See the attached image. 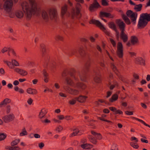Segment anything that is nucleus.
Masks as SVG:
<instances>
[{
    "instance_id": "obj_1",
    "label": "nucleus",
    "mask_w": 150,
    "mask_h": 150,
    "mask_svg": "<svg viewBox=\"0 0 150 150\" xmlns=\"http://www.w3.org/2000/svg\"><path fill=\"white\" fill-rule=\"evenodd\" d=\"M30 5L26 2H24L22 4L23 10L25 14L27 19H30L33 14H40V10L37 7V4L35 0H29Z\"/></svg>"
},
{
    "instance_id": "obj_2",
    "label": "nucleus",
    "mask_w": 150,
    "mask_h": 150,
    "mask_svg": "<svg viewBox=\"0 0 150 150\" xmlns=\"http://www.w3.org/2000/svg\"><path fill=\"white\" fill-rule=\"evenodd\" d=\"M126 14L127 16L124 14L122 15V18L125 23L127 25H130L131 24L130 20L128 18V17L130 18L131 22L133 24H135L137 16V13L133 12L130 10H128L127 11Z\"/></svg>"
},
{
    "instance_id": "obj_3",
    "label": "nucleus",
    "mask_w": 150,
    "mask_h": 150,
    "mask_svg": "<svg viewBox=\"0 0 150 150\" xmlns=\"http://www.w3.org/2000/svg\"><path fill=\"white\" fill-rule=\"evenodd\" d=\"M65 81L67 85H68L74 86V88H80L82 89H84L86 88V86L83 84L79 82H77L74 86V83L73 81L69 76H67L65 78Z\"/></svg>"
},
{
    "instance_id": "obj_4",
    "label": "nucleus",
    "mask_w": 150,
    "mask_h": 150,
    "mask_svg": "<svg viewBox=\"0 0 150 150\" xmlns=\"http://www.w3.org/2000/svg\"><path fill=\"white\" fill-rule=\"evenodd\" d=\"M90 65L91 62L90 61H88L85 64L83 70V72L78 73L77 75L79 76L81 81H84L85 80V74L89 71Z\"/></svg>"
},
{
    "instance_id": "obj_5",
    "label": "nucleus",
    "mask_w": 150,
    "mask_h": 150,
    "mask_svg": "<svg viewBox=\"0 0 150 150\" xmlns=\"http://www.w3.org/2000/svg\"><path fill=\"white\" fill-rule=\"evenodd\" d=\"M90 23H92L96 25L101 30H103L106 35L108 36L110 35V33L106 30L105 28L99 21L94 19H92Z\"/></svg>"
},
{
    "instance_id": "obj_6",
    "label": "nucleus",
    "mask_w": 150,
    "mask_h": 150,
    "mask_svg": "<svg viewBox=\"0 0 150 150\" xmlns=\"http://www.w3.org/2000/svg\"><path fill=\"white\" fill-rule=\"evenodd\" d=\"M49 18L51 20H56L58 18V14L57 10L53 8H49L47 10Z\"/></svg>"
},
{
    "instance_id": "obj_7",
    "label": "nucleus",
    "mask_w": 150,
    "mask_h": 150,
    "mask_svg": "<svg viewBox=\"0 0 150 150\" xmlns=\"http://www.w3.org/2000/svg\"><path fill=\"white\" fill-rule=\"evenodd\" d=\"M63 88L65 91L72 95H76L79 93V90L71 88L68 85H64Z\"/></svg>"
},
{
    "instance_id": "obj_8",
    "label": "nucleus",
    "mask_w": 150,
    "mask_h": 150,
    "mask_svg": "<svg viewBox=\"0 0 150 150\" xmlns=\"http://www.w3.org/2000/svg\"><path fill=\"white\" fill-rule=\"evenodd\" d=\"M82 8V7L80 4L77 3L76 6V13L73 16V18H74V16L78 19H79L81 18V14L80 13V11Z\"/></svg>"
},
{
    "instance_id": "obj_9",
    "label": "nucleus",
    "mask_w": 150,
    "mask_h": 150,
    "mask_svg": "<svg viewBox=\"0 0 150 150\" xmlns=\"http://www.w3.org/2000/svg\"><path fill=\"white\" fill-rule=\"evenodd\" d=\"M15 118L14 115L12 113L6 115L3 117L2 119L5 123H8L14 120Z\"/></svg>"
},
{
    "instance_id": "obj_10",
    "label": "nucleus",
    "mask_w": 150,
    "mask_h": 150,
    "mask_svg": "<svg viewBox=\"0 0 150 150\" xmlns=\"http://www.w3.org/2000/svg\"><path fill=\"white\" fill-rule=\"evenodd\" d=\"M147 23V21H146L143 19L141 18L140 16L137 25V27L139 29L143 28L146 26Z\"/></svg>"
},
{
    "instance_id": "obj_11",
    "label": "nucleus",
    "mask_w": 150,
    "mask_h": 150,
    "mask_svg": "<svg viewBox=\"0 0 150 150\" xmlns=\"http://www.w3.org/2000/svg\"><path fill=\"white\" fill-rule=\"evenodd\" d=\"M116 23L121 32L125 31V25L124 22L120 19H118L117 20Z\"/></svg>"
},
{
    "instance_id": "obj_12",
    "label": "nucleus",
    "mask_w": 150,
    "mask_h": 150,
    "mask_svg": "<svg viewBox=\"0 0 150 150\" xmlns=\"http://www.w3.org/2000/svg\"><path fill=\"white\" fill-rule=\"evenodd\" d=\"M14 71L23 76L27 75L28 74L27 71L26 70L18 68L14 69Z\"/></svg>"
},
{
    "instance_id": "obj_13",
    "label": "nucleus",
    "mask_w": 150,
    "mask_h": 150,
    "mask_svg": "<svg viewBox=\"0 0 150 150\" xmlns=\"http://www.w3.org/2000/svg\"><path fill=\"white\" fill-rule=\"evenodd\" d=\"M135 63L137 64L143 66L145 65V60L141 57H138L135 59Z\"/></svg>"
},
{
    "instance_id": "obj_14",
    "label": "nucleus",
    "mask_w": 150,
    "mask_h": 150,
    "mask_svg": "<svg viewBox=\"0 0 150 150\" xmlns=\"http://www.w3.org/2000/svg\"><path fill=\"white\" fill-rule=\"evenodd\" d=\"M100 6V4L98 2L97 0H93V2L90 6L89 9L91 11H92L94 8H98Z\"/></svg>"
},
{
    "instance_id": "obj_15",
    "label": "nucleus",
    "mask_w": 150,
    "mask_h": 150,
    "mask_svg": "<svg viewBox=\"0 0 150 150\" xmlns=\"http://www.w3.org/2000/svg\"><path fill=\"white\" fill-rule=\"evenodd\" d=\"M40 51L41 52V55L42 57H44L46 56V46L43 44H42L40 45Z\"/></svg>"
},
{
    "instance_id": "obj_16",
    "label": "nucleus",
    "mask_w": 150,
    "mask_h": 150,
    "mask_svg": "<svg viewBox=\"0 0 150 150\" xmlns=\"http://www.w3.org/2000/svg\"><path fill=\"white\" fill-rule=\"evenodd\" d=\"M42 18L46 21H47L49 18V15L47 11L42 10Z\"/></svg>"
},
{
    "instance_id": "obj_17",
    "label": "nucleus",
    "mask_w": 150,
    "mask_h": 150,
    "mask_svg": "<svg viewBox=\"0 0 150 150\" xmlns=\"http://www.w3.org/2000/svg\"><path fill=\"white\" fill-rule=\"evenodd\" d=\"M15 16L18 18H22L24 16V13L21 10H18L15 12Z\"/></svg>"
},
{
    "instance_id": "obj_18",
    "label": "nucleus",
    "mask_w": 150,
    "mask_h": 150,
    "mask_svg": "<svg viewBox=\"0 0 150 150\" xmlns=\"http://www.w3.org/2000/svg\"><path fill=\"white\" fill-rule=\"evenodd\" d=\"M120 37L124 42H125L127 41L128 39V36L125 33V31L121 32Z\"/></svg>"
},
{
    "instance_id": "obj_19",
    "label": "nucleus",
    "mask_w": 150,
    "mask_h": 150,
    "mask_svg": "<svg viewBox=\"0 0 150 150\" xmlns=\"http://www.w3.org/2000/svg\"><path fill=\"white\" fill-rule=\"evenodd\" d=\"M141 18L143 19L146 21H147L148 23L150 21V14H148L147 13H142L141 15Z\"/></svg>"
},
{
    "instance_id": "obj_20",
    "label": "nucleus",
    "mask_w": 150,
    "mask_h": 150,
    "mask_svg": "<svg viewBox=\"0 0 150 150\" xmlns=\"http://www.w3.org/2000/svg\"><path fill=\"white\" fill-rule=\"evenodd\" d=\"M87 98V97L86 96H80L78 97L75 98V99L80 103H84Z\"/></svg>"
},
{
    "instance_id": "obj_21",
    "label": "nucleus",
    "mask_w": 150,
    "mask_h": 150,
    "mask_svg": "<svg viewBox=\"0 0 150 150\" xmlns=\"http://www.w3.org/2000/svg\"><path fill=\"white\" fill-rule=\"evenodd\" d=\"M11 102V100L10 99L8 98H5L0 103V107L5 106L7 104L10 103Z\"/></svg>"
},
{
    "instance_id": "obj_22",
    "label": "nucleus",
    "mask_w": 150,
    "mask_h": 150,
    "mask_svg": "<svg viewBox=\"0 0 150 150\" xmlns=\"http://www.w3.org/2000/svg\"><path fill=\"white\" fill-rule=\"evenodd\" d=\"M27 92L29 94L34 95L37 94L38 91L36 90L29 88L27 90Z\"/></svg>"
},
{
    "instance_id": "obj_23",
    "label": "nucleus",
    "mask_w": 150,
    "mask_h": 150,
    "mask_svg": "<svg viewBox=\"0 0 150 150\" xmlns=\"http://www.w3.org/2000/svg\"><path fill=\"white\" fill-rule=\"evenodd\" d=\"M47 113V111L45 109H42L40 111L39 115V117L40 119H42V118L44 117Z\"/></svg>"
},
{
    "instance_id": "obj_24",
    "label": "nucleus",
    "mask_w": 150,
    "mask_h": 150,
    "mask_svg": "<svg viewBox=\"0 0 150 150\" xmlns=\"http://www.w3.org/2000/svg\"><path fill=\"white\" fill-rule=\"evenodd\" d=\"M131 42L132 44L134 45L138 42V38L136 36H132L131 37Z\"/></svg>"
},
{
    "instance_id": "obj_25",
    "label": "nucleus",
    "mask_w": 150,
    "mask_h": 150,
    "mask_svg": "<svg viewBox=\"0 0 150 150\" xmlns=\"http://www.w3.org/2000/svg\"><path fill=\"white\" fill-rule=\"evenodd\" d=\"M111 68L113 71L118 76H119L120 75L119 74V72L116 66L113 64L111 63Z\"/></svg>"
},
{
    "instance_id": "obj_26",
    "label": "nucleus",
    "mask_w": 150,
    "mask_h": 150,
    "mask_svg": "<svg viewBox=\"0 0 150 150\" xmlns=\"http://www.w3.org/2000/svg\"><path fill=\"white\" fill-rule=\"evenodd\" d=\"M108 25L109 27L115 30L117 29L114 23L113 22H110L108 23Z\"/></svg>"
},
{
    "instance_id": "obj_27",
    "label": "nucleus",
    "mask_w": 150,
    "mask_h": 150,
    "mask_svg": "<svg viewBox=\"0 0 150 150\" xmlns=\"http://www.w3.org/2000/svg\"><path fill=\"white\" fill-rule=\"evenodd\" d=\"M81 146L83 149H88L93 147V145L88 144H84L81 145Z\"/></svg>"
},
{
    "instance_id": "obj_28",
    "label": "nucleus",
    "mask_w": 150,
    "mask_h": 150,
    "mask_svg": "<svg viewBox=\"0 0 150 150\" xmlns=\"http://www.w3.org/2000/svg\"><path fill=\"white\" fill-rule=\"evenodd\" d=\"M94 72L97 75L94 78V81L96 83H100L101 81V79L100 78V75H99V76H97L98 74V72L95 71Z\"/></svg>"
},
{
    "instance_id": "obj_29",
    "label": "nucleus",
    "mask_w": 150,
    "mask_h": 150,
    "mask_svg": "<svg viewBox=\"0 0 150 150\" xmlns=\"http://www.w3.org/2000/svg\"><path fill=\"white\" fill-rule=\"evenodd\" d=\"M88 138L90 141L93 144H96L97 143V141L94 138L92 135H89L88 136Z\"/></svg>"
},
{
    "instance_id": "obj_30",
    "label": "nucleus",
    "mask_w": 150,
    "mask_h": 150,
    "mask_svg": "<svg viewBox=\"0 0 150 150\" xmlns=\"http://www.w3.org/2000/svg\"><path fill=\"white\" fill-rule=\"evenodd\" d=\"M118 98V96L116 94L113 95L111 98L110 99L109 101L111 102H113V101L117 100Z\"/></svg>"
},
{
    "instance_id": "obj_31",
    "label": "nucleus",
    "mask_w": 150,
    "mask_h": 150,
    "mask_svg": "<svg viewBox=\"0 0 150 150\" xmlns=\"http://www.w3.org/2000/svg\"><path fill=\"white\" fill-rule=\"evenodd\" d=\"M67 10V6L65 5L62 7L61 9V14L63 16L66 13Z\"/></svg>"
},
{
    "instance_id": "obj_32",
    "label": "nucleus",
    "mask_w": 150,
    "mask_h": 150,
    "mask_svg": "<svg viewBox=\"0 0 150 150\" xmlns=\"http://www.w3.org/2000/svg\"><path fill=\"white\" fill-rule=\"evenodd\" d=\"M132 118L133 119H135V120L140 122L142 123V124H143L144 125L150 128V125L146 124L143 120H140V119H139L138 118H136V117H132Z\"/></svg>"
},
{
    "instance_id": "obj_33",
    "label": "nucleus",
    "mask_w": 150,
    "mask_h": 150,
    "mask_svg": "<svg viewBox=\"0 0 150 150\" xmlns=\"http://www.w3.org/2000/svg\"><path fill=\"white\" fill-rule=\"evenodd\" d=\"M142 4H141L138 5H135L134 9L137 11H140L142 9Z\"/></svg>"
},
{
    "instance_id": "obj_34",
    "label": "nucleus",
    "mask_w": 150,
    "mask_h": 150,
    "mask_svg": "<svg viewBox=\"0 0 150 150\" xmlns=\"http://www.w3.org/2000/svg\"><path fill=\"white\" fill-rule=\"evenodd\" d=\"M79 53L81 56H83L85 54V51L83 49V47H81L79 48Z\"/></svg>"
},
{
    "instance_id": "obj_35",
    "label": "nucleus",
    "mask_w": 150,
    "mask_h": 150,
    "mask_svg": "<svg viewBox=\"0 0 150 150\" xmlns=\"http://www.w3.org/2000/svg\"><path fill=\"white\" fill-rule=\"evenodd\" d=\"M117 54L119 58H121L123 57V50H117Z\"/></svg>"
},
{
    "instance_id": "obj_36",
    "label": "nucleus",
    "mask_w": 150,
    "mask_h": 150,
    "mask_svg": "<svg viewBox=\"0 0 150 150\" xmlns=\"http://www.w3.org/2000/svg\"><path fill=\"white\" fill-rule=\"evenodd\" d=\"M28 134V133L25 127L23 128L22 130V132L20 134V136H23Z\"/></svg>"
},
{
    "instance_id": "obj_37",
    "label": "nucleus",
    "mask_w": 150,
    "mask_h": 150,
    "mask_svg": "<svg viewBox=\"0 0 150 150\" xmlns=\"http://www.w3.org/2000/svg\"><path fill=\"white\" fill-rule=\"evenodd\" d=\"M20 142V139H18L13 141L11 143V145L13 146L17 144Z\"/></svg>"
},
{
    "instance_id": "obj_38",
    "label": "nucleus",
    "mask_w": 150,
    "mask_h": 150,
    "mask_svg": "<svg viewBox=\"0 0 150 150\" xmlns=\"http://www.w3.org/2000/svg\"><path fill=\"white\" fill-rule=\"evenodd\" d=\"M117 50H123V45L121 42H118L117 44Z\"/></svg>"
},
{
    "instance_id": "obj_39",
    "label": "nucleus",
    "mask_w": 150,
    "mask_h": 150,
    "mask_svg": "<svg viewBox=\"0 0 150 150\" xmlns=\"http://www.w3.org/2000/svg\"><path fill=\"white\" fill-rule=\"evenodd\" d=\"M74 132L70 135V137H72L76 135L79 132L78 129H75L73 130Z\"/></svg>"
},
{
    "instance_id": "obj_40",
    "label": "nucleus",
    "mask_w": 150,
    "mask_h": 150,
    "mask_svg": "<svg viewBox=\"0 0 150 150\" xmlns=\"http://www.w3.org/2000/svg\"><path fill=\"white\" fill-rule=\"evenodd\" d=\"M11 63L13 65L14 67L19 66V64L18 62L15 59H12L11 60Z\"/></svg>"
},
{
    "instance_id": "obj_41",
    "label": "nucleus",
    "mask_w": 150,
    "mask_h": 150,
    "mask_svg": "<svg viewBox=\"0 0 150 150\" xmlns=\"http://www.w3.org/2000/svg\"><path fill=\"white\" fill-rule=\"evenodd\" d=\"M107 13L101 11L100 13V18H102L104 17H106L107 15Z\"/></svg>"
},
{
    "instance_id": "obj_42",
    "label": "nucleus",
    "mask_w": 150,
    "mask_h": 150,
    "mask_svg": "<svg viewBox=\"0 0 150 150\" xmlns=\"http://www.w3.org/2000/svg\"><path fill=\"white\" fill-rule=\"evenodd\" d=\"M130 145L133 147L135 149H137L139 147V146L136 143H134L132 142L130 143Z\"/></svg>"
},
{
    "instance_id": "obj_43",
    "label": "nucleus",
    "mask_w": 150,
    "mask_h": 150,
    "mask_svg": "<svg viewBox=\"0 0 150 150\" xmlns=\"http://www.w3.org/2000/svg\"><path fill=\"white\" fill-rule=\"evenodd\" d=\"M7 65L10 69H13V70H14V69L16 68L13 65L11 62H7Z\"/></svg>"
},
{
    "instance_id": "obj_44",
    "label": "nucleus",
    "mask_w": 150,
    "mask_h": 150,
    "mask_svg": "<svg viewBox=\"0 0 150 150\" xmlns=\"http://www.w3.org/2000/svg\"><path fill=\"white\" fill-rule=\"evenodd\" d=\"M102 5L104 6H106L108 5L109 4L106 0H102Z\"/></svg>"
},
{
    "instance_id": "obj_45",
    "label": "nucleus",
    "mask_w": 150,
    "mask_h": 150,
    "mask_svg": "<svg viewBox=\"0 0 150 150\" xmlns=\"http://www.w3.org/2000/svg\"><path fill=\"white\" fill-rule=\"evenodd\" d=\"M55 39L56 40H62L63 39V38L62 37L57 35L55 37Z\"/></svg>"
},
{
    "instance_id": "obj_46",
    "label": "nucleus",
    "mask_w": 150,
    "mask_h": 150,
    "mask_svg": "<svg viewBox=\"0 0 150 150\" xmlns=\"http://www.w3.org/2000/svg\"><path fill=\"white\" fill-rule=\"evenodd\" d=\"M68 74L71 77H73L74 79L76 80H77V79L76 78L74 73H72L70 71L68 72Z\"/></svg>"
},
{
    "instance_id": "obj_47",
    "label": "nucleus",
    "mask_w": 150,
    "mask_h": 150,
    "mask_svg": "<svg viewBox=\"0 0 150 150\" xmlns=\"http://www.w3.org/2000/svg\"><path fill=\"white\" fill-rule=\"evenodd\" d=\"M9 13V16L11 18H13L15 16V13H13L11 11V10L9 12H7Z\"/></svg>"
},
{
    "instance_id": "obj_48",
    "label": "nucleus",
    "mask_w": 150,
    "mask_h": 150,
    "mask_svg": "<svg viewBox=\"0 0 150 150\" xmlns=\"http://www.w3.org/2000/svg\"><path fill=\"white\" fill-rule=\"evenodd\" d=\"M63 129V127L62 126L59 125V126L57 127L56 128V130L59 132L62 130Z\"/></svg>"
},
{
    "instance_id": "obj_49",
    "label": "nucleus",
    "mask_w": 150,
    "mask_h": 150,
    "mask_svg": "<svg viewBox=\"0 0 150 150\" xmlns=\"http://www.w3.org/2000/svg\"><path fill=\"white\" fill-rule=\"evenodd\" d=\"M6 137V135L3 133L0 134V141L4 139Z\"/></svg>"
},
{
    "instance_id": "obj_50",
    "label": "nucleus",
    "mask_w": 150,
    "mask_h": 150,
    "mask_svg": "<svg viewBox=\"0 0 150 150\" xmlns=\"http://www.w3.org/2000/svg\"><path fill=\"white\" fill-rule=\"evenodd\" d=\"M114 17V15L110 13H107L106 18H113Z\"/></svg>"
},
{
    "instance_id": "obj_51",
    "label": "nucleus",
    "mask_w": 150,
    "mask_h": 150,
    "mask_svg": "<svg viewBox=\"0 0 150 150\" xmlns=\"http://www.w3.org/2000/svg\"><path fill=\"white\" fill-rule=\"evenodd\" d=\"M122 113L123 112L122 111H121L120 110H117L116 109V110L114 112V114H122Z\"/></svg>"
},
{
    "instance_id": "obj_52",
    "label": "nucleus",
    "mask_w": 150,
    "mask_h": 150,
    "mask_svg": "<svg viewBox=\"0 0 150 150\" xmlns=\"http://www.w3.org/2000/svg\"><path fill=\"white\" fill-rule=\"evenodd\" d=\"M119 77V79L121 80L123 82L128 83V81L126 79L121 76H120Z\"/></svg>"
},
{
    "instance_id": "obj_53",
    "label": "nucleus",
    "mask_w": 150,
    "mask_h": 150,
    "mask_svg": "<svg viewBox=\"0 0 150 150\" xmlns=\"http://www.w3.org/2000/svg\"><path fill=\"white\" fill-rule=\"evenodd\" d=\"M76 101H77V100L75 99V98L74 99H72L71 100H70L69 101V103L70 104L73 105L76 103Z\"/></svg>"
},
{
    "instance_id": "obj_54",
    "label": "nucleus",
    "mask_w": 150,
    "mask_h": 150,
    "mask_svg": "<svg viewBox=\"0 0 150 150\" xmlns=\"http://www.w3.org/2000/svg\"><path fill=\"white\" fill-rule=\"evenodd\" d=\"M11 110V106L10 105H7L6 107V112L7 114L9 113Z\"/></svg>"
},
{
    "instance_id": "obj_55",
    "label": "nucleus",
    "mask_w": 150,
    "mask_h": 150,
    "mask_svg": "<svg viewBox=\"0 0 150 150\" xmlns=\"http://www.w3.org/2000/svg\"><path fill=\"white\" fill-rule=\"evenodd\" d=\"M8 52L11 53L14 56H16V54L13 49L10 48Z\"/></svg>"
},
{
    "instance_id": "obj_56",
    "label": "nucleus",
    "mask_w": 150,
    "mask_h": 150,
    "mask_svg": "<svg viewBox=\"0 0 150 150\" xmlns=\"http://www.w3.org/2000/svg\"><path fill=\"white\" fill-rule=\"evenodd\" d=\"M9 49H10L9 48H7V47H4V48H3L1 50V52L3 53H4L5 52H6L7 51H9Z\"/></svg>"
},
{
    "instance_id": "obj_57",
    "label": "nucleus",
    "mask_w": 150,
    "mask_h": 150,
    "mask_svg": "<svg viewBox=\"0 0 150 150\" xmlns=\"http://www.w3.org/2000/svg\"><path fill=\"white\" fill-rule=\"evenodd\" d=\"M95 137L97 139H101L102 138V136L100 134L98 133Z\"/></svg>"
},
{
    "instance_id": "obj_58",
    "label": "nucleus",
    "mask_w": 150,
    "mask_h": 150,
    "mask_svg": "<svg viewBox=\"0 0 150 150\" xmlns=\"http://www.w3.org/2000/svg\"><path fill=\"white\" fill-rule=\"evenodd\" d=\"M110 40L111 42V44L113 46V47H115L116 45V43L115 42V41L112 38H110Z\"/></svg>"
},
{
    "instance_id": "obj_59",
    "label": "nucleus",
    "mask_w": 150,
    "mask_h": 150,
    "mask_svg": "<svg viewBox=\"0 0 150 150\" xmlns=\"http://www.w3.org/2000/svg\"><path fill=\"white\" fill-rule=\"evenodd\" d=\"M41 122L43 123H50L51 122L50 120H49L47 119H46L44 120H41Z\"/></svg>"
},
{
    "instance_id": "obj_60",
    "label": "nucleus",
    "mask_w": 150,
    "mask_h": 150,
    "mask_svg": "<svg viewBox=\"0 0 150 150\" xmlns=\"http://www.w3.org/2000/svg\"><path fill=\"white\" fill-rule=\"evenodd\" d=\"M125 113L127 115H133V111H129L128 110L126 111L125 112Z\"/></svg>"
},
{
    "instance_id": "obj_61",
    "label": "nucleus",
    "mask_w": 150,
    "mask_h": 150,
    "mask_svg": "<svg viewBox=\"0 0 150 150\" xmlns=\"http://www.w3.org/2000/svg\"><path fill=\"white\" fill-rule=\"evenodd\" d=\"M116 33V38L117 40H119V33L118 31L117 30V29L115 30H114Z\"/></svg>"
},
{
    "instance_id": "obj_62",
    "label": "nucleus",
    "mask_w": 150,
    "mask_h": 150,
    "mask_svg": "<svg viewBox=\"0 0 150 150\" xmlns=\"http://www.w3.org/2000/svg\"><path fill=\"white\" fill-rule=\"evenodd\" d=\"M33 102V100L31 98H30L28 99L27 101L28 103L30 105L32 104Z\"/></svg>"
},
{
    "instance_id": "obj_63",
    "label": "nucleus",
    "mask_w": 150,
    "mask_h": 150,
    "mask_svg": "<svg viewBox=\"0 0 150 150\" xmlns=\"http://www.w3.org/2000/svg\"><path fill=\"white\" fill-rule=\"evenodd\" d=\"M65 118L67 120H72L73 119V117L70 116H67L65 117Z\"/></svg>"
},
{
    "instance_id": "obj_64",
    "label": "nucleus",
    "mask_w": 150,
    "mask_h": 150,
    "mask_svg": "<svg viewBox=\"0 0 150 150\" xmlns=\"http://www.w3.org/2000/svg\"><path fill=\"white\" fill-rule=\"evenodd\" d=\"M57 117L59 120H62L64 118V116L62 115H58Z\"/></svg>"
}]
</instances>
